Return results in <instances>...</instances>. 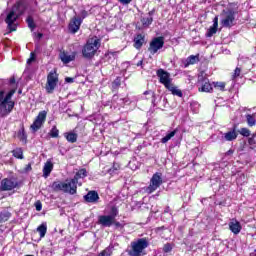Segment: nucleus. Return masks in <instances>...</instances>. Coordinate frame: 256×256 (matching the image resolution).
<instances>
[{
  "label": "nucleus",
  "instance_id": "obj_10",
  "mask_svg": "<svg viewBox=\"0 0 256 256\" xmlns=\"http://www.w3.org/2000/svg\"><path fill=\"white\" fill-rule=\"evenodd\" d=\"M19 182L15 178H4L0 183V191H13L16 189Z\"/></svg>",
  "mask_w": 256,
  "mask_h": 256
},
{
  "label": "nucleus",
  "instance_id": "obj_56",
  "mask_svg": "<svg viewBox=\"0 0 256 256\" xmlns=\"http://www.w3.org/2000/svg\"><path fill=\"white\" fill-rule=\"evenodd\" d=\"M36 36H37L38 39H41L43 37V34L42 33H38Z\"/></svg>",
  "mask_w": 256,
  "mask_h": 256
},
{
  "label": "nucleus",
  "instance_id": "obj_27",
  "mask_svg": "<svg viewBox=\"0 0 256 256\" xmlns=\"http://www.w3.org/2000/svg\"><path fill=\"white\" fill-rule=\"evenodd\" d=\"M65 138L69 143H76L77 142V134L70 132L65 134Z\"/></svg>",
  "mask_w": 256,
  "mask_h": 256
},
{
  "label": "nucleus",
  "instance_id": "obj_14",
  "mask_svg": "<svg viewBox=\"0 0 256 256\" xmlns=\"http://www.w3.org/2000/svg\"><path fill=\"white\" fill-rule=\"evenodd\" d=\"M75 57H77V52L69 53L63 50L59 53V59L62 61L64 65L71 63V61H75Z\"/></svg>",
  "mask_w": 256,
  "mask_h": 256
},
{
  "label": "nucleus",
  "instance_id": "obj_43",
  "mask_svg": "<svg viewBox=\"0 0 256 256\" xmlns=\"http://www.w3.org/2000/svg\"><path fill=\"white\" fill-rule=\"evenodd\" d=\"M121 85V79L116 78L113 82V88L116 89V87H119Z\"/></svg>",
  "mask_w": 256,
  "mask_h": 256
},
{
  "label": "nucleus",
  "instance_id": "obj_35",
  "mask_svg": "<svg viewBox=\"0 0 256 256\" xmlns=\"http://www.w3.org/2000/svg\"><path fill=\"white\" fill-rule=\"evenodd\" d=\"M217 27L218 26H211L209 29H208V31H207V33H206V37H213V35H215V33H217Z\"/></svg>",
  "mask_w": 256,
  "mask_h": 256
},
{
  "label": "nucleus",
  "instance_id": "obj_20",
  "mask_svg": "<svg viewBox=\"0 0 256 256\" xmlns=\"http://www.w3.org/2000/svg\"><path fill=\"white\" fill-rule=\"evenodd\" d=\"M51 171H53V162H51V160H48L43 167V176L45 178L49 177V175H51Z\"/></svg>",
  "mask_w": 256,
  "mask_h": 256
},
{
  "label": "nucleus",
  "instance_id": "obj_31",
  "mask_svg": "<svg viewBox=\"0 0 256 256\" xmlns=\"http://www.w3.org/2000/svg\"><path fill=\"white\" fill-rule=\"evenodd\" d=\"M13 157H16V159H23V149L16 148L12 151Z\"/></svg>",
  "mask_w": 256,
  "mask_h": 256
},
{
  "label": "nucleus",
  "instance_id": "obj_55",
  "mask_svg": "<svg viewBox=\"0 0 256 256\" xmlns=\"http://www.w3.org/2000/svg\"><path fill=\"white\" fill-rule=\"evenodd\" d=\"M226 155H233V150H228V151L226 152Z\"/></svg>",
  "mask_w": 256,
  "mask_h": 256
},
{
  "label": "nucleus",
  "instance_id": "obj_48",
  "mask_svg": "<svg viewBox=\"0 0 256 256\" xmlns=\"http://www.w3.org/2000/svg\"><path fill=\"white\" fill-rule=\"evenodd\" d=\"M113 225H115L116 229H123V224H121L120 222L115 221V219H114Z\"/></svg>",
  "mask_w": 256,
  "mask_h": 256
},
{
  "label": "nucleus",
  "instance_id": "obj_47",
  "mask_svg": "<svg viewBox=\"0 0 256 256\" xmlns=\"http://www.w3.org/2000/svg\"><path fill=\"white\" fill-rule=\"evenodd\" d=\"M213 26L214 27H219V17L218 16L214 17Z\"/></svg>",
  "mask_w": 256,
  "mask_h": 256
},
{
  "label": "nucleus",
  "instance_id": "obj_30",
  "mask_svg": "<svg viewBox=\"0 0 256 256\" xmlns=\"http://www.w3.org/2000/svg\"><path fill=\"white\" fill-rule=\"evenodd\" d=\"M141 23L143 25V27H149V25H151V23H153V17H143L141 18Z\"/></svg>",
  "mask_w": 256,
  "mask_h": 256
},
{
  "label": "nucleus",
  "instance_id": "obj_13",
  "mask_svg": "<svg viewBox=\"0 0 256 256\" xmlns=\"http://www.w3.org/2000/svg\"><path fill=\"white\" fill-rule=\"evenodd\" d=\"M47 119V112L41 111L39 112L38 116L36 117L33 124L30 126L32 131L37 132L41 127H43V123H45V120Z\"/></svg>",
  "mask_w": 256,
  "mask_h": 256
},
{
  "label": "nucleus",
  "instance_id": "obj_6",
  "mask_svg": "<svg viewBox=\"0 0 256 256\" xmlns=\"http://www.w3.org/2000/svg\"><path fill=\"white\" fill-rule=\"evenodd\" d=\"M59 83V74H57L56 70H52L49 72L47 76V82H46V92L51 94L55 91V87H57V84Z\"/></svg>",
  "mask_w": 256,
  "mask_h": 256
},
{
  "label": "nucleus",
  "instance_id": "obj_12",
  "mask_svg": "<svg viewBox=\"0 0 256 256\" xmlns=\"http://www.w3.org/2000/svg\"><path fill=\"white\" fill-rule=\"evenodd\" d=\"M148 247L149 242L145 238H140L136 242H132V251L136 255L143 253V249H147Z\"/></svg>",
  "mask_w": 256,
  "mask_h": 256
},
{
  "label": "nucleus",
  "instance_id": "obj_37",
  "mask_svg": "<svg viewBox=\"0 0 256 256\" xmlns=\"http://www.w3.org/2000/svg\"><path fill=\"white\" fill-rule=\"evenodd\" d=\"M117 215H119V209H117L115 206H113L110 210V215H108V216L115 220Z\"/></svg>",
  "mask_w": 256,
  "mask_h": 256
},
{
  "label": "nucleus",
  "instance_id": "obj_42",
  "mask_svg": "<svg viewBox=\"0 0 256 256\" xmlns=\"http://www.w3.org/2000/svg\"><path fill=\"white\" fill-rule=\"evenodd\" d=\"M98 256H111V249L110 248H106Z\"/></svg>",
  "mask_w": 256,
  "mask_h": 256
},
{
  "label": "nucleus",
  "instance_id": "obj_49",
  "mask_svg": "<svg viewBox=\"0 0 256 256\" xmlns=\"http://www.w3.org/2000/svg\"><path fill=\"white\" fill-rule=\"evenodd\" d=\"M122 5H129L133 0H118Z\"/></svg>",
  "mask_w": 256,
  "mask_h": 256
},
{
  "label": "nucleus",
  "instance_id": "obj_45",
  "mask_svg": "<svg viewBox=\"0 0 256 256\" xmlns=\"http://www.w3.org/2000/svg\"><path fill=\"white\" fill-rule=\"evenodd\" d=\"M87 15H88L87 11L82 10L80 13V17H78V19H82V21H83V19H85V17H87Z\"/></svg>",
  "mask_w": 256,
  "mask_h": 256
},
{
  "label": "nucleus",
  "instance_id": "obj_17",
  "mask_svg": "<svg viewBox=\"0 0 256 256\" xmlns=\"http://www.w3.org/2000/svg\"><path fill=\"white\" fill-rule=\"evenodd\" d=\"M84 200L86 203H97L99 201V194L97 191H89L85 196Z\"/></svg>",
  "mask_w": 256,
  "mask_h": 256
},
{
  "label": "nucleus",
  "instance_id": "obj_7",
  "mask_svg": "<svg viewBox=\"0 0 256 256\" xmlns=\"http://www.w3.org/2000/svg\"><path fill=\"white\" fill-rule=\"evenodd\" d=\"M160 185H163V174H161V172H156L153 174L152 178L150 179V184L146 188L147 193H155V191L159 189Z\"/></svg>",
  "mask_w": 256,
  "mask_h": 256
},
{
  "label": "nucleus",
  "instance_id": "obj_28",
  "mask_svg": "<svg viewBox=\"0 0 256 256\" xmlns=\"http://www.w3.org/2000/svg\"><path fill=\"white\" fill-rule=\"evenodd\" d=\"M11 218V214L9 211H2L0 212V223H5V221H9Z\"/></svg>",
  "mask_w": 256,
  "mask_h": 256
},
{
  "label": "nucleus",
  "instance_id": "obj_44",
  "mask_svg": "<svg viewBox=\"0 0 256 256\" xmlns=\"http://www.w3.org/2000/svg\"><path fill=\"white\" fill-rule=\"evenodd\" d=\"M35 208H36V211H41V209H43V204H41V201H37L35 203Z\"/></svg>",
  "mask_w": 256,
  "mask_h": 256
},
{
  "label": "nucleus",
  "instance_id": "obj_40",
  "mask_svg": "<svg viewBox=\"0 0 256 256\" xmlns=\"http://www.w3.org/2000/svg\"><path fill=\"white\" fill-rule=\"evenodd\" d=\"M256 134H253L249 139H248V144L250 147H256V140H255Z\"/></svg>",
  "mask_w": 256,
  "mask_h": 256
},
{
  "label": "nucleus",
  "instance_id": "obj_2",
  "mask_svg": "<svg viewBox=\"0 0 256 256\" xmlns=\"http://www.w3.org/2000/svg\"><path fill=\"white\" fill-rule=\"evenodd\" d=\"M25 11V8L23 7L22 3H16L12 10L7 14V17L5 19V23H7V27L9 29V33H12V31H17V19H19L20 15H23Z\"/></svg>",
  "mask_w": 256,
  "mask_h": 256
},
{
  "label": "nucleus",
  "instance_id": "obj_58",
  "mask_svg": "<svg viewBox=\"0 0 256 256\" xmlns=\"http://www.w3.org/2000/svg\"><path fill=\"white\" fill-rule=\"evenodd\" d=\"M1 177H3V175H1V173H0V179H1Z\"/></svg>",
  "mask_w": 256,
  "mask_h": 256
},
{
  "label": "nucleus",
  "instance_id": "obj_60",
  "mask_svg": "<svg viewBox=\"0 0 256 256\" xmlns=\"http://www.w3.org/2000/svg\"><path fill=\"white\" fill-rule=\"evenodd\" d=\"M28 169H31V166H29Z\"/></svg>",
  "mask_w": 256,
  "mask_h": 256
},
{
  "label": "nucleus",
  "instance_id": "obj_52",
  "mask_svg": "<svg viewBox=\"0 0 256 256\" xmlns=\"http://www.w3.org/2000/svg\"><path fill=\"white\" fill-rule=\"evenodd\" d=\"M164 213H171V208L167 206L164 210Z\"/></svg>",
  "mask_w": 256,
  "mask_h": 256
},
{
  "label": "nucleus",
  "instance_id": "obj_8",
  "mask_svg": "<svg viewBox=\"0 0 256 256\" xmlns=\"http://www.w3.org/2000/svg\"><path fill=\"white\" fill-rule=\"evenodd\" d=\"M197 86L198 91L202 93H211V91H213V84L209 82V78L203 75L198 76Z\"/></svg>",
  "mask_w": 256,
  "mask_h": 256
},
{
  "label": "nucleus",
  "instance_id": "obj_9",
  "mask_svg": "<svg viewBox=\"0 0 256 256\" xmlns=\"http://www.w3.org/2000/svg\"><path fill=\"white\" fill-rule=\"evenodd\" d=\"M221 24L223 27H233L235 25V12L233 10L224 11Z\"/></svg>",
  "mask_w": 256,
  "mask_h": 256
},
{
  "label": "nucleus",
  "instance_id": "obj_54",
  "mask_svg": "<svg viewBox=\"0 0 256 256\" xmlns=\"http://www.w3.org/2000/svg\"><path fill=\"white\" fill-rule=\"evenodd\" d=\"M10 85H15V78L10 79Z\"/></svg>",
  "mask_w": 256,
  "mask_h": 256
},
{
  "label": "nucleus",
  "instance_id": "obj_15",
  "mask_svg": "<svg viewBox=\"0 0 256 256\" xmlns=\"http://www.w3.org/2000/svg\"><path fill=\"white\" fill-rule=\"evenodd\" d=\"M81 23H83V19L74 16L68 26V29L70 31V33H77V31H79V29L81 28Z\"/></svg>",
  "mask_w": 256,
  "mask_h": 256
},
{
  "label": "nucleus",
  "instance_id": "obj_3",
  "mask_svg": "<svg viewBox=\"0 0 256 256\" xmlns=\"http://www.w3.org/2000/svg\"><path fill=\"white\" fill-rule=\"evenodd\" d=\"M13 95H15V89L10 90L6 96L4 91H0L1 117H7L13 111V107H15V102L11 101Z\"/></svg>",
  "mask_w": 256,
  "mask_h": 256
},
{
  "label": "nucleus",
  "instance_id": "obj_36",
  "mask_svg": "<svg viewBox=\"0 0 256 256\" xmlns=\"http://www.w3.org/2000/svg\"><path fill=\"white\" fill-rule=\"evenodd\" d=\"M238 133L242 135V137H249V135H251V130H249L248 128H241L240 130H238Z\"/></svg>",
  "mask_w": 256,
  "mask_h": 256
},
{
  "label": "nucleus",
  "instance_id": "obj_4",
  "mask_svg": "<svg viewBox=\"0 0 256 256\" xmlns=\"http://www.w3.org/2000/svg\"><path fill=\"white\" fill-rule=\"evenodd\" d=\"M99 47H101V40L97 38H90L82 49L84 59H93L99 50Z\"/></svg>",
  "mask_w": 256,
  "mask_h": 256
},
{
  "label": "nucleus",
  "instance_id": "obj_50",
  "mask_svg": "<svg viewBox=\"0 0 256 256\" xmlns=\"http://www.w3.org/2000/svg\"><path fill=\"white\" fill-rule=\"evenodd\" d=\"M74 81H75L74 78H71V77H66V78H65V82H66V83H73Z\"/></svg>",
  "mask_w": 256,
  "mask_h": 256
},
{
  "label": "nucleus",
  "instance_id": "obj_38",
  "mask_svg": "<svg viewBox=\"0 0 256 256\" xmlns=\"http://www.w3.org/2000/svg\"><path fill=\"white\" fill-rule=\"evenodd\" d=\"M18 137L20 141H27V134H25V130L22 129L18 132Z\"/></svg>",
  "mask_w": 256,
  "mask_h": 256
},
{
  "label": "nucleus",
  "instance_id": "obj_26",
  "mask_svg": "<svg viewBox=\"0 0 256 256\" xmlns=\"http://www.w3.org/2000/svg\"><path fill=\"white\" fill-rule=\"evenodd\" d=\"M37 232L40 235V239H43V237H45V235H47V224L43 223L40 226H38Z\"/></svg>",
  "mask_w": 256,
  "mask_h": 256
},
{
  "label": "nucleus",
  "instance_id": "obj_22",
  "mask_svg": "<svg viewBox=\"0 0 256 256\" xmlns=\"http://www.w3.org/2000/svg\"><path fill=\"white\" fill-rule=\"evenodd\" d=\"M246 123L248 127H255L256 126V114H247L246 115Z\"/></svg>",
  "mask_w": 256,
  "mask_h": 256
},
{
  "label": "nucleus",
  "instance_id": "obj_5",
  "mask_svg": "<svg viewBox=\"0 0 256 256\" xmlns=\"http://www.w3.org/2000/svg\"><path fill=\"white\" fill-rule=\"evenodd\" d=\"M77 183L74 178L66 180L65 182H53L52 189L54 191H63V193L75 195V193H77Z\"/></svg>",
  "mask_w": 256,
  "mask_h": 256
},
{
  "label": "nucleus",
  "instance_id": "obj_32",
  "mask_svg": "<svg viewBox=\"0 0 256 256\" xmlns=\"http://www.w3.org/2000/svg\"><path fill=\"white\" fill-rule=\"evenodd\" d=\"M26 23H27L29 29H31V31H33L37 27L35 25V21L33 20V17H31V16L27 17Z\"/></svg>",
  "mask_w": 256,
  "mask_h": 256
},
{
  "label": "nucleus",
  "instance_id": "obj_24",
  "mask_svg": "<svg viewBox=\"0 0 256 256\" xmlns=\"http://www.w3.org/2000/svg\"><path fill=\"white\" fill-rule=\"evenodd\" d=\"M225 141H235L237 139V132H235V128L233 131L226 132L224 134Z\"/></svg>",
  "mask_w": 256,
  "mask_h": 256
},
{
  "label": "nucleus",
  "instance_id": "obj_19",
  "mask_svg": "<svg viewBox=\"0 0 256 256\" xmlns=\"http://www.w3.org/2000/svg\"><path fill=\"white\" fill-rule=\"evenodd\" d=\"M196 63H199V54L190 55L184 62V67L187 68L189 65H195Z\"/></svg>",
  "mask_w": 256,
  "mask_h": 256
},
{
  "label": "nucleus",
  "instance_id": "obj_18",
  "mask_svg": "<svg viewBox=\"0 0 256 256\" xmlns=\"http://www.w3.org/2000/svg\"><path fill=\"white\" fill-rule=\"evenodd\" d=\"M229 229L234 235H239L241 233V223L237 220H233L232 222L229 223Z\"/></svg>",
  "mask_w": 256,
  "mask_h": 256
},
{
  "label": "nucleus",
  "instance_id": "obj_53",
  "mask_svg": "<svg viewBox=\"0 0 256 256\" xmlns=\"http://www.w3.org/2000/svg\"><path fill=\"white\" fill-rule=\"evenodd\" d=\"M136 65L137 67H141L143 65V60H140Z\"/></svg>",
  "mask_w": 256,
  "mask_h": 256
},
{
  "label": "nucleus",
  "instance_id": "obj_16",
  "mask_svg": "<svg viewBox=\"0 0 256 256\" xmlns=\"http://www.w3.org/2000/svg\"><path fill=\"white\" fill-rule=\"evenodd\" d=\"M115 223V220L109 215H101L98 217V225L102 227H111Z\"/></svg>",
  "mask_w": 256,
  "mask_h": 256
},
{
  "label": "nucleus",
  "instance_id": "obj_51",
  "mask_svg": "<svg viewBox=\"0 0 256 256\" xmlns=\"http://www.w3.org/2000/svg\"><path fill=\"white\" fill-rule=\"evenodd\" d=\"M148 17H153V15H155V9L151 10L149 13H148Z\"/></svg>",
  "mask_w": 256,
  "mask_h": 256
},
{
  "label": "nucleus",
  "instance_id": "obj_46",
  "mask_svg": "<svg viewBox=\"0 0 256 256\" xmlns=\"http://www.w3.org/2000/svg\"><path fill=\"white\" fill-rule=\"evenodd\" d=\"M35 61V54L31 53V57L27 60V65H31Z\"/></svg>",
  "mask_w": 256,
  "mask_h": 256
},
{
  "label": "nucleus",
  "instance_id": "obj_41",
  "mask_svg": "<svg viewBox=\"0 0 256 256\" xmlns=\"http://www.w3.org/2000/svg\"><path fill=\"white\" fill-rule=\"evenodd\" d=\"M172 250H173V246H171L170 243L165 244L163 247L164 253H170V251H172Z\"/></svg>",
  "mask_w": 256,
  "mask_h": 256
},
{
  "label": "nucleus",
  "instance_id": "obj_11",
  "mask_svg": "<svg viewBox=\"0 0 256 256\" xmlns=\"http://www.w3.org/2000/svg\"><path fill=\"white\" fill-rule=\"evenodd\" d=\"M163 45H165V39L163 37H156L150 42L148 51L151 55H155L159 49H163Z\"/></svg>",
  "mask_w": 256,
  "mask_h": 256
},
{
  "label": "nucleus",
  "instance_id": "obj_1",
  "mask_svg": "<svg viewBox=\"0 0 256 256\" xmlns=\"http://www.w3.org/2000/svg\"><path fill=\"white\" fill-rule=\"evenodd\" d=\"M156 75L159 79V83L164 85V87L168 89L172 95L183 97V92H181L177 86L173 85V79L171 78V74L169 72L165 71L163 68H160L156 71Z\"/></svg>",
  "mask_w": 256,
  "mask_h": 256
},
{
  "label": "nucleus",
  "instance_id": "obj_57",
  "mask_svg": "<svg viewBox=\"0 0 256 256\" xmlns=\"http://www.w3.org/2000/svg\"><path fill=\"white\" fill-rule=\"evenodd\" d=\"M113 99H117V96L114 95V96H113Z\"/></svg>",
  "mask_w": 256,
  "mask_h": 256
},
{
  "label": "nucleus",
  "instance_id": "obj_25",
  "mask_svg": "<svg viewBox=\"0 0 256 256\" xmlns=\"http://www.w3.org/2000/svg\"><path fill=\"white\" fill-rule=\"evenodd\" d=\"M177 131L178 130L175 129V130L167 133L166 136L161 139V143H168V141H171V139H173V137H175V135H177Z\"/></svg>",
  "mask_w": 256,
  "mask_h": 256
},
{
  "label": "nucleus",
  "instance_id": "obj_29",
  "mask_svg": "<svg viewBox=\"0 0 256 256\" xmlns=\"http://www.w3.org/2000/svg\"><path fill=\"white\" fill-rule=\"evenodd\" d=\"M144 95L146 96V99H150L152 105H155V92L149 90V91H145Z\"/></svg>",
  "mask_w": 256,
  "mask_h": 256
},
{
  "label": "nucleus",
  "instance_id": "obj_39",
  "mask_svg": "<svg viewBox=\"0 0 256 256\" xmlns=\"http://www.w3.org/2000/svg\"><path fill=\"white\" fill-rule=\"evenodd\" d=\"M237 77H241V68H239V67H236V69L234 70V73L232 75L233 81H235V79H237Z\"/></svg>",
  "mask_w": 256,
  "mask_h": 256
},
{
  "label": "nucleus",
  "instance_id": "obj_34",
  "mask_svg": "<svg viewBox=\"0 0 256 256\" xmlns=\"http://www.w3.org/2000/svg\"><path fill=\"white\" fill-rule=\"evenodd\" d=\"M50 137L57 138L59 137V129H57V126H53L52 129L49 132Z\"/></svg>",
  "mask_w": 256,
  "mask_h": 256
},
{
  "label": "nucleus",
  "instance_id": "obj_23",
  "mask_svg": "<svg viewBox=\"0 0 256 256\" xmlns=\"http://www.w3.org/2000/svg\"><path fill=\"white\" fill-rule=\"evenodd\" d=\"M87 177V170L85 168L80 169L74 176V180L76 183H79V179H85Z\"/></svg>",
  "mask_w": 256,
  "mask_h": 256
},
{
  "label": "nucleus",
  "instance_id": "obj_59",
  "mask_svg": "<svg viewBox=\"0 0 256 256\" xmlns=\"http://www.w3.org/2000/svg\"><path fill=\"white\" fill-rule=\"evenodd\" d=\"M28 169H31V166H29Z\"/></svg>",
  "mask_w": 256,
  "mask_h": 256
},
{
  "label": "nucleus",
  "instance_id": "obj_33",
  "mask_svg": "<svg viewBox=\"0 0 256 256\" xmlns=\"http://www.w3.org/2000/svg\"><path fill=\"white\" fill-rule=\"evenodd\" d=\"M213 87L218 91H225V82H213Z\"/></svg>",
  "mask_w": 256,
  "mask_h": 256
},
{
  "label": "nucleus",
  "instance_id": "obj_21",
  "mask_svg": "<svg viewBox=\"0 0 256 256\" xmlns=\"http://www.w3.org/2000/svg\"><path fill=\"white\" fill-rule=\"evenodd\" d=\"M143 43H145V37H143V35H141V34H138L134 38V47H135V49H141V47H143Z\"/></svg>",
  "mask_w": 256,
  "mask_h": 256
}]
</instances>
